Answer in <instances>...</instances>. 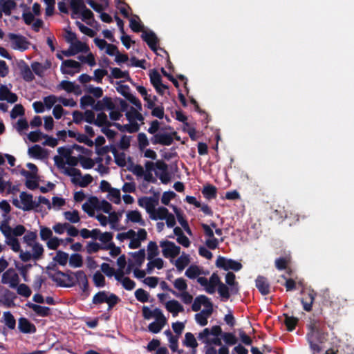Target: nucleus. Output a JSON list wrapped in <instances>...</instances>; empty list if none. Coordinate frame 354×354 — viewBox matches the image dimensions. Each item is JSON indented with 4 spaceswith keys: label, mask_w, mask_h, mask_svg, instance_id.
<instances>
[{
    "label": "nucleus",
    "mask_w": 354,
    "mask_h": 354,
    "mask_svg": "<svg viewBox=\"0 0 354 354\" xmlns=\"http://www.w3.org/2000/svg\"><path fill=\"white\" fill-rule=\"evenodd\" d=\"M74 53L77 55L79 53H88L89 47L85 43L76 40L70 44Z\"/></svg>",
    "instance_id": "nucleus-48"
},
{
    "label": "nucleus",
    "mask_w": 354,
    "mask_h": 354,
    "mask_svg": "<svg viewBox=\"0 0 354 354\" xmlns=\"http://www.w3.org/2000/svg\"><path fill=\"white\" fill-rule=\"evenodd\" d=\"M71 274L74 281V286L76 285L77 283L82 287H86L87 286V277L83 271L78 270L75 272H71Z\"/></svg>",
    "instance_id": "nucleus-36"
},
{
    "label": "nucleus",
    "mask_w": 354,
    "mask_h": 354,
    "mask_svg": "<svg viewBox=\"0 0 354 354\" xmlns=\"http://www.w3.org/2000/svg\"><path fill=\"white\" fill-rule=\"evenodd\" d=\"M0 230L6 237V243L8 245L14 252L20 251V244L16 236H12L10 234V226L3 223L0 226Z\"/></svg>",
    "instance_id": "nucleus-14"
},
{
    "label": "nucleus",
    "mask_w": 354,
    "mask_h": 354,
    "mask_svg": "<svg viewBox=\"0 0 354 354\" xmlns=\"http://www.w3.org/2000/svg\"><path fill=\"white\" fill-rule=\"evenodd\" d=\"M117 91L131 102L139 110L142 109V104L140 101L133 94L131 93L129 87L126 85H119L117 87Z\"/></svg>",
    "instance_id": "nucleus-23"
},
{
    "label": "nucleus",
    "mask_w": 354,
    "mask_h": 354,
    "mask_svg": "<svg viewBox=\"0 0 354 354\" xmlns=\"http://www.w3.org/2000/svg\"><path fill=\"white\" fill-rule=\"evenodd\" d=\"M155 174L164 184L168 183L171 180V176L167 171V165L163 161L158 160L156 162Z\"/></svg>",
    "instance_id": "nucleus-22"
},
{
    "label": "nucleus",
    "mask_w": 354,
    "mask_h": 354,
    "mask_svg": "<svg viewBox=\"0 0 354 354\" xmlns=\"http://www.w3.org/2000/svg\"><path fill=\"white\" fill-rule=\"evenodd\" d=\"M16 6L17 3L13 0H0V18L2 17L3 13L10 15Z\"/></svg>",
    "instance_id": "nucleus-35"
},
{
    "label": "nucleus",
    "mask_w": 354,
    "mask_h": 354,
    "mask_svg": "<svg viewBox=\"0 0 354 354\" xmlns=\"http://www.w3.org/2000/svg\"><path fill=\"white\" fill-rule=\"evenodd\" d=\"M49 277L59 286H74V281L71 277V272H62L61 271H55L50 272Z\"/></svg>",
    "instance_id": "nucleus-10"
},
{
    "label": "nucleus",
    "mask_w": 354,
    "mask_h": 354,
    "mask_svg": "<svg viewBox=\"0 0 354 354\" xmlns=\"http://www.w3.org/2000/svg\"><path fill=\"white\" fill-rule=\"evenodd\" d=\"M112 153L115 158L116 164L120 167H124L127 165V156L125 153L118 151L116 149L112 150Z\"/></svg>",
    "instance_id": "nucleus-51"
},
{
    "label": "nucleus",
    "mask_w": 354,
    "mask_h": 354,
    "mask_svg": "<svg viewBox=\"0 0 354 354\" xmlns=\"http://www.w3.org/2000/svg\"><path fill=\"white\" fill-rule=\"evenodd\" d=\"M2 322L9 328L10 329H14L16 325V321L13 315L10 312H4L2 317Z\"/></svg>",
    "instance_id": "nucleus-56"
},
{
    "label": "nucleus",
    "mask_w": 354,
    "mask_h": 354,
    "mask_svg": "<svg viewBox=\"0 0 354 354\" xmlns=\"http://www.w3.org/2000/svg\"><path fill=\"white\" fill-rule=\"evenodd\" d=\"M158 203L159 199L157 196L153 197L142 196L138 199V205L140 207L145 208L148 214L153 211Z\"/></svg>",
    "instance_id": "nucleus-19"
},
{
    "label": "nucleus",
    "mask_w": 354,
    "mask_h": 354,
    "mask_svg": "<svg viewBox=\"0 0 354 354\" xmlns=\"http://www.w3.org/2000/svg\"><path fill=\"white\" fill-rule=\"evenodd\" d=\"M115 104L110 97H105L101 100L95 102L94 109L96 111L112 110Z\"/></svg>",
    "instance_id": "nucleus-34"
},
{
    "label": "nucleus",
    "mask_w": 354,
    "mask_h": 354,
    "mask_svg": "<svg viewBox=\"0 0 354 354\" xmlns=\"http://www.w3.org/2000/svg\"><path fill=\"white\" fill-rule=\"evenodd\" d=\"M20 73L24 80L27 82L32 81L34 79V75L32 69L26 64L20 66Z\"/></svg>",
    "instance_id": "nucleus-50"
},
{
    "label": "nucleus",
    "mask_w": 354,
    "mask_h": 354,
    "mask_svg": "<svg viewBox=\"0 0 354 354\" xmlns=\"http://www.w3.org/2000/svg\"><path fill=\"white\" fill-rule=\"evenodd\" d=\"M107 199L114 204L119 205L122 201L120 189L113 187L110 192L107 193Z\"/></svg>",
    "instance_id": "nucleus-43"
},
{
    "label": "nucleus",
    "mask_w": 354,
    "mask_h": 354,
    "mask_svg": "<svg viewBox=\"0 0 354 354\" xmlns=\"http://www.w3.org/2000/svg\"><path fill=\"white\" fill-rule=\"evenodd\" d=\"M142 37L153 50H156L158 38L153 32L147 30L143 31L142 33Z\"/></svg>",
    "instance_id": "nucleus-37"
},
{
    "label": "nucleus",
    "mask_w": 354,
    "mask_h": 354,
    "mask_svg": "<svg viewBox=\"0 0 354 354\" xmlns=\"http://www.w3.org/2000/svg\"><path fill=\"white\" fill-rule=\"evenodd\" d=\"M153 144H160L169 146L173 142L172 134L165 132L156 133L151 139Z\"/></svg>",
    "instance_id": "nucleus-26"
},
{
    "label": "nucleus",
    "mask_w": 354,
    "mask_h": 354,
    "mask_svg": "<svg viewBox=\"0 0 354 354\" xmlns=\"http://www.w3.org/2000/svg\"><path fill=\"white\" fill-rule=\"evenodd\" d=\"M149 216L151 220H165L168 227H173L176 225L174 216L166 207H156Z\"/></svg>",
    "instance_id": "nucleus-8"
},
{
    "label": "nucleus",
    "mask_w": 354,
    "mask_h": 354,
    "mask_svg": "<svg viewBox=\"0 0 354 354\" xmlns=\"http://www.w3.org/2000/svg\"><path fill=\"white\" fill-rule=\"evenodd\" d=\"M17 96L10 91V88L5 85L0 86V100H6L9 103H15L17 101Z\"/></svg>",
    "instance_id": "nucleus-31"
},
{
    "label": "nucleus",
    "mask_w": 354,
    "mask_h": 354,
    "mask_svg": "<svg viewBox=\"0 0 354 354\" xmlns=\"http://www.w3.org/2000/svg\"><path fill=\"white\" fill-rule=\"evenodd\" d=\"M63 216L66 221L71 223H77L80 221V213L75 209L66 211L63 213Z\"/></svg>",
    "instance_id": "nucleus-46"
},
{
    "label": "nucleus",
    "mask_w": 354,
    "mask_h": 354,
    "mask_svg": "<svg viewBox=\"0 0 354 354\" xmlns=\"http://www.w3.org/2000/svg\"><path fill=\"white\" fill-rule=\"evenodd\" d=\"M209 283L208 288H207V292L209 294H213L216 290V288L217 286L218 287L221 283L220 278L215 273H214L209 278Z\"/></svg>",
    "instance_id": "nucleus-47"
},
{
    "label": "nucleus",
    "mask_w": 354,
    "mask_h": 354,
    "mask_svg": "<svg viewBox=\"0 0 354 354\" xmlns=\"http://www.w3.org/2000/svg\"><path fill=\"white\" fill-rule=\"evenodd\" d=\"M202 306L204 308L195 315V320L199 325L204 326L207 324V319L213 313V304L206 296L199 295L194 299L192 309L193 311L197 312L201 310Z\"/></svg>",
    "instance_id": "nucleus-1"
},
{
    "label": "nucleus",
    "mask_w": 354,
    "mask_h": 354,
    "mask_svg": "<svg viewBox=\"0 0 354 354\" xmlns=\"http://www.w3.org/2000/svg\"><path fill=\"white\" fill-rule=\"evenodd\" d=\"M167 310L172 314L173 317H176L179 313L184 312L183 306L177 300L171 299L164 304Z\"/></svg>",
    "instance_id": "nucleus-27"
},
{
    "label": "nucleus",
    "mask_w": 354,
    "mask_h": 354,
    "mask_svg": "<svg viewBox=\"0 0 354 354\" xmlns=\"http://www.w3.org/2000/svg\"><path fill=\"white\" fill-rule=\"evenodd\" d=\"M39 235L42 241H47L53 236V230L47 227L40 226Z\"/></svg>",
    "instance_id": "nucleus-60"
},
{
    "label": "nucleus",
    "mask_w": 354,
    "mask_h": 354,
    "mask_svg": "<svg viewBox=\"0 0 354 354\" xmlns=\"http://www.w3.org/2000/svg\"><path fill=\"white\" fill-rule=\"evenodd\" d=\"M147 233L145 229L140 228L137 232L129 230L127 232L119 233L116 239L120 242H127V245L131 249H136L140 247L141 243L147 239Z\"/></svg>",
    "instance_id": "nucleus-2"
},
{
    "label": "nucleus",
    "mask_w": 354,
    "mask_h": 354,
    "mask_svg": "<svg viewBox=\"0 0 354 354\" xmlns=\"http://www.w3.org/2000/svg\"><path fill=\"white\" fill-rule=\"evenodd\" d=\"M160 246L162 248V255L165 258L170 259V261L174 259L180 253V248L171 241H160Z\"/></svg>",
    "instance_id": "nucleus-11"
},
{
    "label": "nucleus",
    "mask_w": 354,
    "mask_h": 354,
    "mask_svg": "<svg viewBox=\"0 0 354 354\" xmlns=\"http://www.w3.org/2000/svg\"><path fill=\"white\" fill-rule=\"evenodd\" d=\"M216 265L218 268H223L225 270H233L234 271H239L242 268L241 263L223 257H219L216 259Z\"/></svg>",
    "instance_id": "nucleus-18"
},
{
    "label": "nucleus",
    "mask_w": 354,
    "mask_h": 354,
    "mask_svg": "<svg viewBox=\"0 0 354 354\" xmlns=\"http://www.w3.org/2000/svg\"><path fill=\"white\" fill-rule=\"evenodd\" d=\"M53 159H54L55 165L59 169V171L62 174H64L68 176L72 172V170H73L75 168V167H71L67 166L66 159L64 157L55 156Z\"/></svg>",
    "instance_id": "nucleus-28"
},
{
    "label": "nucleus",
    "mask_w": 354,
    "mask_h": 354,
    "mask_svg": "<svg viewBox=\"0 0 354 354\" xmlns=\"http://www.w3.org/2000/svg\"><path fill=\"white\" fill-rule=\"evenodd\" d=\"M308 340L312 346H315L317 343L321 342L324 338L319 322L316 319H310L308 324Z\"/></svg>",
    "instance_id": "nucleus-6"
},
{
    "label": "nucleus",
    "mask_w": 354,
    "mask_h": 354,
    "mask_svg": "<svg viewBox=\"0 0 354 354\" xmlns=\"http://www.w3.org/2000/svg\"><path fill=\"white\" fill-rule=\"evenodd\" d=\"M12 203L16 207L24 211H30L38 207L36 201H33L32 194L25 192H21L19 198H13Z\"/></svg>",
    "instance_id": "nucleus-7"
},
{
    "label": "nucleus",
    "mask_w": 354,
    "mask_h": 354,
    "mask_svg": "<svg viewBox=\"0 0 354 354\" xmlns=\"http://www.w3.org/2000/svg\"><path fill=\"white\" fill-rule=\"evenodd\" d=\"M16 288L17 293L21 296L29 297L31 295L32 291L30 288L24 283H19Z\"/></svg>",
    "instance_id": "nucleus-59"
},
{
    "label": "nucleus",
    "mask_w": 354,
    "mask_h": 354,
    "mask_svg": "<svg viewBox=\"0 0 354 354\" xmlns=\"http://www.w3.org/2000/svg\"><path fill=\"white\" fill-rule=\"evenodd\" d=\"M127 274L125 272L116 271L115 278L117 281H120L122 286L128 290H131L135 288V282L128 277H125L124 274Z\"/></svg>",
    "instance_id": "nucleus-30"
},
{
    "label": "nucleus",
    "mask_w": 354,
    "mask_h": 354,
    "mask_svg": "<svg viewBox=\"0 0 354 354\" xmlns=\"http://www.w3.org/2000/svg\"><path fill=\"white\" fill-rule=\"evenodd\" d=\"M68 263L73 268H80L83 265L82 257L77 253L73 254L69 257Z\"/></svg>",
    "instance_id": "nucleus-52"
},
{
    "label": "nucleus",
    "mask_w": 354,
    "mask_h": 354,
    "mask_svg": "<svg viewBox=\"0 0 354 354\" xmlns=\"http://www.w3.org/2000/svg\"><path fill=\"white\" fill-rule=\"evenodd\" d=\"M27 306L39 316L45 317L49 315L50 308L48 307L41 306L32 303H28Z\"/></svg>",
    "instance_id": "nucleus-45"
},
{
    "label": "nucleus",
    "mask_w": 354,
    "mask_h": 354,
    "mask_svg": "<svg viewBox=\"0 0 354 354\" xmlns=\"http://www.w3.org/2000/svg\"><path fill=\"white\" fill-rule=\"evenodd\" d=\"M44 104L47 109H50L55 104L58 102V97L51 95L44 98Z\"/></svg>",
    "instance_id": "nucleus-63"
},
{
    "label": "nucleus",
    "mask_w": 354,
    "mask_h": 354,
    "mask_svg": "<svg viewBox=\"0 0 354 354\" xmlns=\"http://www.w3.org/2000/svg\"><path fill=\"white\" fill-rule=\"evenodd\" d=\"M81 70V64L75 60L67 59L64 61L61 65V71L64 74L73 75L79 73Z\"/></svg>",
    "instance_id": "nucleus-21"
},
{
    "label": "nucleus",
    "mask_w": 354,
    "mask_h": 354,
    "mask_svg": "<svg viewBox=\"0 0 354 354\" xmlns=\"http://www.w3.org/2000/svg\"><path fill=\"white\" fill-rule=\"evenodd\" d=\"M28 154L33 158L45 160L49 156L48 149L43 148L39 145H35L28 149Z\"/></svg>",
    "instance_id": "nucleus-24"
},
{
    "label": "nucleus",
    "mask_w": 354,
    "mask_h": 354,
    "mask_svg": "<svg viewBox=\"0 0 354 354\" xmlns=\"http://www.w3.org/2000/svg\"><path fill=\"white\" fill-rule=\"evenodd\" d=\"M62 240L57 236H53L46 241V245L50 250H56L62 243Z\"/></svg>",
    "instance_id": "nucleus-62"
},
{
    "label": "nucleus",
    "mask_w": 354,
    "mask_h": 354,
    "mask_svg": "<svg viewBox=\"0 0 354 354\" xmlns=\"http://www.w3.org/2000/svg\"><path fill=\"white\" fill-rule=\"evenodd\" d=\"M132 259L129 260L128 266L126 269L127 274H129L134 267H140L144 262L145 258V250H140L132 253Z\"/></svg>",
    "instance_id": "nucleus-20"
},
{
    "label": "nucleus",
    "mask_w": 354,
    "mask_h": 354,
    "mask_svg": "<svg viewBox=\"0 0 354 354\" xmlns=\"http://www.w3.org/2000/svg\"><path fill=\"white\" fill-rule=\"evenodd\" d=\"M146 271L150 274L154 269L160 270L164 267V261L160 257H153V259H148Z\"/></svg>",
    "instance_id": "nucleus-38"
},
{
    "label": "nucleus",
    "mask_w": 354,
    "mask_h": 354,
    "mask_svg": "<svg viewBox=\"0 0 354 354\" xmlns=\"http://www.w3.org/2000/svg\"><path fill=\"white\" fill-rule=\"evenodd\" d=\"M20 281L18 273L12 268L7 270L3 273L1 278V283L10 288H16Z\"/></svg>",
    "instance_id": "nucleus-12"
},
{
    "label": "nucleus",
    "mask_w": 354,
    "mask_h": 354,
    "mask_svg": "<svg viewBox=\"0 0 354 354\" xmlns=\"http://www.w3.org/2000/svg\"><path fill=\"white\" fill-rule=\"evenodd\" d=\"M203 274V270L197 266H190L185 272V275L189 279H195Z\"/></svg>",
    "instance_id": "nucleus-49"
},
{
    "label": "nucleus",
    "mask_w": 354,
    "mask_h": 354,
    "mask_svg": "<svg viewBox=\"0 0 354 354\" xmlns=\"http://www.w3.org/2000/svg\"><path fill=\"white\" fill-rule=\"evenodd\" d=\"M203 230L204 231V234L205 237V245L207 247L211 250L216 249L219 243L223 241V239L221 238L218 239L214 237V232L212 231V228L207 224L201 225Z\"/></svg>",
    "instance_id": "nucleus-15"
},
{
    "label": "nucleus",
    "mask_w": 354,
    "mask_h": 354,
    "mask_svg": "<svg viewBox=\"0 0 354 354\" xmlns=\"http://www.w3.org/2000/svg\"><path fill=\"white\" fill-rule=\"evenodd\" d=\"M80 30L91 37H94L99 30L97 27H92V24H77Z\"/></svg>",
    "instance_id": "nucleus-42"
},
{
    "label": "nucleus",
    "mask_w": 354,
    "mask_h": 354,
    "mask_svg": "<svg viewBox=\"0 0 354 354\" xmlns=\"http://www.w3.org/2000/svg\"><path fill=\"white\" fill-rule=\"evenodd\" d=\"M82 208L91 217L95 216V211H102L109 214L113 209V207L109 201L99 200L96 196L89 197L82 205Z\"/></svg>",
    "instance_id": "nucleus-3"
},
{
    "label": "nucleus",
    "mask_w": 354,
    "mask_h": 354,
    "mask_svg": "<svg viewBox=\"0 0 354 354\" xmlns=\"http://www.w3.org/2000/svg\"><path fill=\"white\" fill-rule=\"evenodd\" d=\"M17 187L12 185L10 182L8 176H6L0 178V193L11 194L17 191Z\"/></svg>",
    "instance_id": "nucleus-29"
},
{
    "label": "nucleus",
    "mask_w": 354,
    "mask_h": 354,
    "mask_svg": "<svg viewBox=\"0 0 354 354\" xmlns=\"http://www.w3.org/2000/svg\"><path fill=\"white\" fill-rule=\"evenodd\" d=\"M139 109H136L133 107H131L126 113V117L129 120V124L122 125L118 123L114 124V125L120 131H127L129 133H135L138 131L140 129V124L138 122H142L143 117L139 112Z\"/></svg>",
    "instance_id": "nucleus-4"
},
{
    "label": "nucleus",
    "mask_w": 354,
    "mask_h": 354,
    "mask_svg": "<svg viewBox=\"0 0 354 354\" xmlns=\"http://www.w3.org/2000/svg\"><path fill=\"white\" fill-rule=\"evenodd\" d=\"M167 324V318L162 317L160 319H156L154 322L149 324L148 329L153 333H159Z\"/></svg>",
    "instance_id": "nucleus-41"
},
{
    "label": "nucleus",
    "mask_w": 354,
    "mask_h": 354,
    "mask_svg": "<svg viewBox=\"0 0 354 354\" xmlns=\"http://www.w3.org/2000/svg\"><path fill=\"white\" fill-rule=\"evenodd\" d=\"M71 177V182L76 185L85 187L93 181V177L90 174L82 175L80 170L74 168L68 176Z\"/></svg>",
    "instance_id": "nucleus-13"
},
{
    "label": "nucleus",
    "mask_w": 354,
    "mask_h": 354,
    "mask_svg": "<svg viewBox=\"0 0 354 354\" xmlns=\"http://www.w3.org/2000/svg\"><path fill=\"white\" fill-rule=\"evenodd\" d=\"M59 86L68 93H74L77 95L80 93V87L77 85L75 84L73 82L68 81H62L60 82Z\"/></svg>",
    "instance_id": "nucleus-44"
},
{
    "label": "nucleus",
    "mask_w": 354,
    "mask_h": 354,
    "mask_svg": "<svg viewBox=\"0 0 354 354\" xmlns=\"http://www.w3.org/2000/svg\"><path fill=\"white\" fill-rule=\"evenodd\" d=\"M256 286L263 295H266L270 292V285L268 280L263 277L259 276L257 277L256 279Z\"/></svg>",
    "instance_id": "nucleus-40"
},
{
    "label": "nucleus",
    "mask_w": 354,
    "mask_h": 354,
    "mask_svg": "<svg viewBox=\"0 0 354 354\" xmlns=\"http://www.w3.org/2000/svg\"><path fill=\"white\" fill-rule=\"evenodd\" d=\"M142 316L145 319H155L156 320L165 317L162 310L158 308H151L144 306L142 308Z\"/></svg>",
    "instance_id": "nucleus-25"
},
{
    "label": "nucleus",
    "mask_w": 354,
    "mask_h": 354,
    "mask_svg": "<svg viewBox=\"0 0 354 354\" xmlns=\"http://www.w3.org/2000/svg\"><path fill=\"white\" fill-rule=\"evenodd\" d=\"M88 4L97 12L100 14V18L103 22H112V17L105 12L108 8L106 0H86Z\"/></svg>",
    "instance_id": "nucleus-9"
},
{
    "label": "nucleus",
    "mask_w": 354,
    "mask_h": 354,
    "mask_svg": "<svg viewBox=\"0 0 354 354\" xmlns=\"http://www.w3.org/2000/svg\"><path fill=\"white\" fill-rule=\"evenodd\" d=\"M174 286L176 290L182 292L187 289V284L183 278H178L174 281Z\"/></svg>",
    "instance_id": "nucleus-64"
},
{
    "label": "nucleus",
    "mask_w": 354,
    "mask_h": 354,
    "mask_svg": "<svg viewBox=\"0 0 354 354\" xmlns=\"http://www.w3.org/2000/svg\"><path fill=\"white\" fill-rule=\"evenodd\" d=\"M70 7L72 19H82V21L92 19V22H96L93 19V12L86 8L83 0H71Z\"/></svg>",
    "instance_id": "nucleus-5"
},
{
    "label": "nucleus",
    "mask_w": 354,
    "mask_h": 354,
    "mask_svg": "<svg viewBox=\"0 0 354 354\" xmlns=\"http://www.w3.org/2000/svg\"><path fill=\"white\" fill-rule=\"evenodd\" d=\"M95 100L90 95H84L80 100V104L82 109L91 106L94 109Z\"/></svg>",
    "instance_id": "nucleus-61"
},
{
    "label": "nucleus",
    "mask_w": 354,
    "mask_h": 354,
    "mask_svg": "<svg viewBox=\"0 0 354 354\" xmlns=\"http://www.w3.org/2000/svg\"><path fill=\"white\" fill-rule=\"evenodd\" d=\"M159 254L158 245L156 243L150 241L147 245V259H153L157 257Z\"/></svg>",
    "instance_id": "nucleus-58"
},
{
    "label": "nucleus",
    "mask_w": 354,
    "mask_h": 354,
    "mask_svg": "<svg viewBox=\"0 0 354 354\" xmlns=\"http://www.w3.org/2000/svg\"><path fill=\"white\" fill-rule=\"evenodd\" d=\"M184 344L186 346L192 348L193 353L196 352V348L198 346V343L194 335L191 333H187L185 335Z\"/></svg>",
    "instance_id": "nucleus-55"
},
{
    "label": "nucleus",
    "mask_w": 354,
    "mask_h": 354,
    "mask_svg": "<svg viewBox=\"0 0 354 354\" xmlns=\"http://www.w3.org/2000/svg\"><path fill=\"white\" fill-rule=\"evenodd\" d=\"M118 300L119 299L116 295L105 291L99 292L93 299L94 304L106 303L109 308L115 305Z\"/></svg>",
    "instance_id": "nucleus-16"
},
{
    "label": "nucleus",
    "mask_w": 354,
    "mask_h": 354,
    "mask_svg": "<svg viewBox=\"0 0 354 354\" xmlns=\"http://www.w3.org/2000/svg\"><path fill=\"white\" fill-rule=\"evenodd\" d=\"M18 328L24 333H34L36 331L35 325L24 317L19 319Z\"/></svg>",
    "instance_id": "nucleus-33"
},
{
    "label": "nucleus",
    "mask_w": 354,
    "mask_h": 354,
    "mask_svg": "<svg viewBox=\"0 0 354 354\" xmlns=\"http://www.w3.org/2000/svg\"><path fill=\"white\" fill-rule=\"evenodd\" d=\"M54 261L62 266H65L69 260V256L67 253L62 251H57L56 255L53 257Z\"/></svg>",
    "instance_id": "nucleus-54"
},
{
    "label": "nucleus",
    "mask_w": 354,
    "mask_h": 354,
    "mask_svg": "<svg viewBox=\"0 0 354 354\" xmlns=\"http://www.w3.org/2000/svg\"><path fill=\"white\" fill-rule=\"evenodd\" d=\"M171 263L176 266L178 271L181 272L190 263V257L189 254L183 252L176 259L171 260Z\"/></svg>",
    "instance_id": "nucleus-32"
},
{
    "label": "nucleus",
    "mask_w": 354,
    "mask_h": 354,
    "mask_svg": "<svg viewBox=\"0 0 354 354\" xmlns=\"http://www.w3.org/2000/svg\"><path fill=\"white\" fill-rule=\"evenodd\" d=\"M32 255L33 256V260H37L41 258L44 253V248L39 243H35L32 245Z\"/></svg>",
    "instance_id": "nucleus-57"
},
{
    "label": "nucleus",
    "mask_w": 354,
    "mask_h": 354,
    "mask_svg": "<svg viewBox=\"0 0 354 354\" xmlns=\"http://www.w3.org/2000/svg\"><path fill=\"white\" fill-rule=\"evenodd\" d=\"M225 282L230 286V291L232 293H236L239 290L237 282L235 281V274L232 272L227 273L225 276Z\"/></svg>",
    "instance_id": "nucleus-53"
},
{
    "label": "nucleus",
    "mask_w": 354,
    "mask_h": 354,
    "mask_svg": "<svg viewBox=\"0 0 354 354\" xmlns=\"http://www.w3.org/2000/svg\"><path fill=\"white\" fill-rule=\"evenodd\" d=\"M11 47L17 50L24 51L27 50L30 44L23 36L10 33L8 35Z\"/></svg>",
    "instance_id": "nucleus-17"
},
{
    "label": "nucleus",
    "mask_w": 354,
    "mask_h": 354,
    "mask_svg": "<svg viewBox=\"0 0 354 354\" xmlns=\"http://www.w3.org/2000/svg\"><path fill=\"white\" fill-rule=\"evenodd\" d=\"M127 219L132 223H138L141 226L145 225V222L142 219L140 212L138 210L129 211L127 214Z\"/></svg>",
    "instance_id": "nucleus-39"
}]
</instances>
